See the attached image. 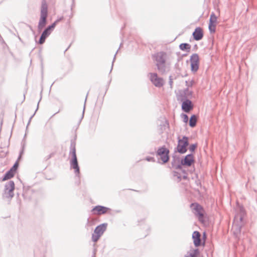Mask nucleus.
<instances>
[{"instance_id": "32", "label": "nucleus", "mask_w": 257, "mask_h": 257, "mask_svg": "<svg viewBox=\"0 0 257 257\" xmlns=\"http://www.w3.org/2000/svg\"><path fill=\"white\" fill-rule=\"evenodd\" d=\"M84 109H85V106H84L83 111V113H82V116H81V119H82L83 118V117L84 113Z\"/></svg>"}, {"instance_id": "37", "label": "nucleus", "mask_w": 257, "mask_h": 257, "mask_svg": "<svg viewBox=\"0 0 257 257\" xmlns=\"http://www.w3.org/2000/svg\"><path fill=\"white\" fill-rule=\"evenodd\" d=\"M95 251H94L93 255H92V257H95Z\"/></svg>"}, {"instance_id": "22", "label": "nucleus", "mask_w": 257, "mask_h": 257, "mask_svg": "<svg viewBox=\"0 0 257 257\" xmlns=\"http://www.w3.org/2000/svg\"><path fill=\"white\" fill-rule=\"evenodd\" d=\"M15 171L12 169L7 172L3 177H14L15 175Z\"/></svg>"}, {"instance_id": "12", "label": "nucleus", "mask_w": 257, "mask_h": 257, "mask_svg": "<svg viewBox=\"0 0 257 257\" xmlns=\"http://www.w3.org/2000/svg\"><path fill=\"white\" fill-rule=\"evenodd\" d=\"M109 210H110L109 208L103 206L97 205L92 209V211L93 212V213H96L98 215H101L106 213Z\"/></svg>"}, {"instance_id": "13", "label": "nucleus", "mask_w": 257, "mask_h": 257, "mask_svg": "<svg viewBox=\"0 0 257 257\" xmlns=\"http://www.w3.org/2000/svg\"><path fill=\"white\" fill-rule=\"evenodd\" d=\"M193 106L192 104V102L189 99H186L184 101L182 104V109L186 112H189L193 109Z\"/></svg>"}, {"instance_id": "28", "label": "nucleus", "mask_w": 257, "mask_h": 257, "mask_svg": "<svg viewBox=\"0 0 257 257\" xmlns=\"http://www.w3.org/2000/svg\"><path fill=\"white\" fill-rule=\"evenodd\" d=\"M18 167V163L17 162H16L11 169L13 171L16 172Z\"/></svg>"}, {"instance_id": "17", "label": "nucleus", "mask_w": 257, "mask_h": 257, "mask_svg": "<svg viewBox=\"0 0 257 257\" xmlns=\"http://www.w3.org/2000/svg\"><path fill=\"white\" fill-rule=\"evenodd\" d=\"M192 238L195 246H199L201 243L200 233L197 231H194L192 234Z\"/></svg>"}, {"instance_id": "9", "label": "nucleus", "mask_w": 257, "mask_h": 257, "mask_svg": "<svg viewBox=\"0 0 257 257\" xmlns=\"http://www.w3.org/2000/svg\"><path fill=\"white\" fill-rule=\"evenodd\" d=\"M191 71L195 73L199 68V58L197 54H193L190 57Z\"/></svg>"}, {"instance_id": "16", "label": "nucleus", "mask_w": 257, "mask_h": 257, "mask_svg": "<svg viewBox=\"0 0 257 257\" xmlns=\"http://www.w3.org/2000/svg\"><path fill=\"white\" fill-rule=\"evenodd\" d=\"M193 36L196 41H199L202 39L203 36L202 29L200 27L196 28L195 31L193 33Z\"/></svg>"}, {"instance_id": "29", "label": "nucleus", "mask_w": 257, "mask_h": 257, "mask_svg": "<svg viewBox=\"0 0 257 257\" xmlns=\"http://www.w3.org/2000/svg\"><path fill=\"white\" fill-rule=\"evenodd\" d=\"M63 17H61V18H60L58 19L56 21H55V22L52 24H55V25H54V28L55 27V26H56V24H57L59 22H60V21H61L62 20H63Z\"/></svg>"}, {"instance_id": "5", "label": "nucleus", "mask_w": 257, "mask_h": 257, "mask_svg": "<svg viewBox=\"0 0 257 257\" xmlns=\"http://www.w3.org/2000/svg\"><path fill=\"white\" fill-rule=\"evenodd\" d=\"M15 189V183L13 181H9L5 185L4 192L3 193V198L4 199L10 200L14 195V191Z\"/></svg>"}, {"instance_id": "26", "label": "nucleus", "mask_w": 257, "mask_h": 257, "mask_svg": "<svg viewBox=\"0 0 257 257\" xmlns=\"http://www.w3.org/2000/svg\"><path fill=\"white\" fill-rule=\"evenodd\" d=\"M197 147V144H192L189 146V150L191 152H193L195 151V149Z\"/></svg>"}, {"instance_id": "36", "label": "nucleus", "mask_w": 257, "mask_h": 257, "mask_svg": "<svg viewBox=\"0 0 257 257\" xmlns=\"http://www.w3.org/2000/svg\"><path fill=\"white\" fill-rule=\"evenodd\" d=\"M88 95V92L87 93V95H86V98H85V102H86V100H87V97Z\"/></svg>"}, {"instance_id": "23", "label": "nucleus", "mask_w": 257, "mask_h": 257, "mask_svg": "<svg viewBox=\"0 0 257 257\" xmlns=\"http://www.w3.org/2000/svg\"><path fill=\"white\" fill-rule=\"evenodd\" d=\"M209 30L211 33H214L216 30V25L209 23Z\"/></svg>"}, {"instance_id": "31", "label": "nucleus", "mask_w": 257, "mask_h": 257, "mask_svg": "<svg viewBox=\"0 0 257 257\" xmlns=\"http://www.w3.org/2000/svg\"><path fill=\"white\" fill-rule=\"evenodd\" d=\"M35 113H34V114L31 116V117L30 118V119H29V122H28V124H29V123H30V121H31V120L32 118L34 116V115H35Z\"/></svg>"}, {"instance_id": "21", "label": "nucleus", "mask_w": 257, "mask_h": 257, "mask_svg": "<svg viewBox=\"0 0 257 257\" xmlns=\"http://www.w3.org/2000/svg\"><path fill=\"white\" fill-rule=\"evenodd\" d=\"M217 17L215 15L214 13H212L210 17L209 23L216 25Z\"/></svg>"}, {"instance_id": "11", "label": "nucleus", "mask_w": 257, "mask_h": 257, "mask_svg": "<svg viewBox=\"0 0 257 257\" xmlns=\"http://www.w3.org/2000/svg\"><path fill=\"white\" fill-rule=\"evenodd\" d=\"M150 80L155 86L161 87L163 85V79L160 77H158L157 73H150Z\"/></svg>"}, {"instance_id": "24", "label": "nucleus", "mask_w": 257, "mask_h": 257, "mask_svg": "<svg viewBox=\"0 0 257 257\" xmlns=\"http://www.w3.org/2000/svg\"><path fill=\"white\" fill-rule=\"evenodd\" d=\"M100 236V235L94 233L92 235V240L93 242H97Z\"/></svg>"}, {"instance_id": "4", "label": "nucleus", "mask_w": 257, "mask_h": 257, "mask_svg": "<svg viewBox=\"0 0 257 257\" xmlns=\"http://www.w3.org/2000/svg\"><path fill=\"white\" fill-rule=\"evenodd\" d=\"M70 149V155L72 156V160L70 162L71 167L74 169L75 173L77 175V174L79 173V168L76 154L75 143L74 142H71Z\"/></svg>"}, {"instance_id": "39", "label": "nucleus", "mask_w": 257, "mask_h": 257, "mask_svg": "<svg viewBox=\"0 0 257 257\" xmlns=\"http://www.w3.org/2000/svg\"><path fill=\"white\" fill-rule=\"evenodd\" d=\"M178 179H179V180H178V181H181V179H180V178H178Z\"/></svg>"}, {"instance_id": "20", "label": "nucleus", "mask_w": 257, "mask_h": 257, "mask_svg": "<svg viewBox=\"0 0 257 257\" xmlns=\"http://www.w3.org/2000/svg\"><path fill=\"white\" fill-rule=\"evenodd\" d=\"M180 49L182 50H186L187 51H189L191 48V46L187 43H182L179 46Z\"/></svg>"}, {"instance_id": "41", "label": "nucleus", "mask_w": 257, "mask_h": 257, "mask_svg": "<svg viewBox=\"0 0 257 257\" xmlns=\"http://www.w3.org/2000/svg\"><path fill=\"white\" fill-rule=\"evenodd\" d=\"M118 52V50H117V51L116 52V54Z\"/></svg>"}, {"instance_id": "38", "label": "nucleus", "mask_w": 257, "mask_h": 257, "mask_svg": "<svg viewBox=\"0 0 257 257\" xmlns=\"http://www.w3.org/2000/svg\"><path fill=\"white\" fill-rule=\"evenodd\" d=\"M39 103V102H38V103L37 104V107L36 110L38 109Z\"/></svg>"}, {"instance_id": "6", "label": "nucleus", "mask_w": 257, "mask_h": 257, "mask_svg": "<svg viewBox=\"0 0 257 257\" xmlns=\"http://www.w3.org/2000/svg\"><path fill=\"white\" fill-rule=\"evenodd\" d=\"M190 207L193 213L198 218L199 220L203 222L204 219V209L203 207L197 203H192L190 205Z\"/></svg>"}, {"instance_id": "42", "label": "nucleus", "mask_w": 257, "mask_h": 257, "mask_svg": "<svg viewBox=\"0 0 257 257\" xmlns=\"http://www.w3.org/2000/svg\"><path fill=\"white\" fill-rule=\"evenodd\" d=\"M118 52V50H117V51L116 52V54Z\"/></svg>"}, {"instance_id": "15", "label": "nucleus", "mask_w": 257, "mask_h": 257, "mask_svg": "<svg viewBox=\"0 0 257 257\" xmlns=\"http://www.w3.org/2000/svg\"><path fill=\"white\" fill-rule=\"evenodd\" d=\"M107 225V224L104 223L97 226L94 229V233L101 236L106 230Z\"/></svg>"}, {"instance_id": "3", "label": "nucleus", "mask_w": 257, "mask_h": 257, "mask_svg": "<svg viewBox=\"0 0 257 257\" xmlns=\"http://www.w3.org/2000/svg\"><path fill=\"white\" fill-rule=\"evenodd\" d=\"M48 16V6L45 0L42 1L41 8V17L39 22L38 29L41 31L45 26L46 20Z\"/></svg>"}, {"instance_id": "33", "label": "nucleus", "mask_w": 257, "mask_h": 257, "mask_svg": "<svg viewBox=\"0 0 257 257\" xmlns=\"http://www.w3.org/2000/svg\"><path fill=\"white\" fill-rule=\"evenodd\" d=\"M10 178H3V179L2 180V181H6L7 180H8V179H10Z\"/></svg>"}, {"instance_id": "7", "label": "nucleus", "mask_w": 257, "mask_h": 257, "mask_svg": "<svg viewBox=\"0 0 257 257\" xmlns=\"http://www.w3.org/2000/svg\"><path fill=\"white\" fill-rule=\"evenodd\" d=\"M189 145L188 138L184 136L182 139L178 137V145L177 151L180 154H184L187 152V147Z\"/></svg>"}, {"instance_id": "34", "label": "nucleus", "mask_w": 257, "mask_h": 257, "mask_svg": "<svg viewBox=\"0 0 257 257\" xmlns=\"http://www.w3.org/2000/svg\"><path fill=\"white\" fill-rule=\"evenodd\" d=\"M115 56H116V54H115L114 56V58H113V62H112V63H113L114 62V61L115 59ZM113 66V64H112V66Z\"/></svg>"}, {"instance_id": "1", "label": "nucleus", "mask_w": 257, "mask_h": 257, "mask_svg": "<svg viewBox=\"0 0 257 257\" xmlns=\"http://www.w3.org/2000/svg\"><path fill=\"white\" fill-rule=\"evenodd\" d=\"M245 215V210L242 207L239 208V213L235 215L232 224V231L236 237H239L241 228L243 225L242 219Z\"/></svg>"}, {"instance_id": "2", "label": "nucleus", "mask_w": 257, "mask_h": 257, "mask_svg": "<svg viewBox=\"0 0 257 257\" xmlns=\"http://www.w3.org/2000/svg\"><path fill=\"white\" fill-rule=\"evenodd\" d=\"M156 62V66L159 71L164 72L165 70V63L167 59V54L164 52H159L153 56Z\"/></svg>"}, {"instance_id": "30", "label": "nucleus", "mask_w": 257, "mask_h": 257, "mask_svg": "<svg viewBox=\"0 0 257 257\" xmlns=\"http://www.w3.org/2000/svg\"><path fill=\"white\" fill-rule=\"evenodd\" d=\"M146 159L148 161H153V162L155 161L154 158L153 157H147Z\"/></svg>"}, {"instance_id": "27", "label": "nucleus", "mask_w": 257, "mask_h": 257, "mask_svg": "<svg viewBox=\"0 0 257 257\" xmlns=\"http://www.w3.org/2000/svg\"><path fill=\"white\" fill-rule=\"evenodd\" d=\"M182 117L184 122L187 123L188 121V116L187 114H182Z\"/></svg>"}, {"instance_id": "19", "label": "nucleus", "mask_w": 257, "mask_h": 257, "mask_svg": "<svg viewBox=\"0 0 257 257\" xmlns=\"http://www.w3.org/2000/svg\"><path fill=\"white\" fill-rule=\"evenodd\" d=\"M198 249H196L193 250L188 252L184 257H197L198 253Z\"/></svg>"}, {"instance_id": "25", "label": "nucleus", "mask_w": 257, "mask_h": 257, "mask_svg": "<svg viewBox=\"0 0 257 257\" xmlns=\"http://www.w3.org/2000/svg\"><path fill=\"white\" fill-rule=\"evenodd\" d=\"M185 83L188 89L189 87H191L192 86L194 83V81L193 80H188V81H186Z\"/></svg>"}, {"instance_id": "35", "label": "nucleus", "mask_w": 257, "mask_h": 257, "mask_svg": "<svg viewBox=\"0 0 257 257\" xmlns=\"http://www.w3.org/2000/svg\"><path fill=\"white\" fill-rule=\"evenodd\" d=\"M170 82V85H172V82H173L171 79H170V82Z\"/></svg>"}, {"instance_id": "8", "label": "nucleus", "mask_w": 257, "mask_h": 257, "mask_svg": "<svg viewBox=\"0 0 257 257\" xmlns=\"http://www.w3.org/2000/svg\"><path fill=\"white\" fill-rule=\"evenodd\" d=\"M169 150L166 148L165 146L159 148L157 152V155L160 157L163 163H166L169 161Z\"/></svg>"}, {"instance_id": "14", "label": "nucleus", "mask_w": 257, "mask_h": 257, "mask_svg": "<svg viewBox=\"0 0 257 257\" xmlns=\"http://www.w3.org/2000/svg\"><path fill=\"white\" fill-rule=\"evenodd\" d=\"M194 162V157L192 154L187 155L184 159L181 161V164L187 166H190Z\"/></svg>"}, {"instance_id": "18", "label": "nucleus", "mask_w": 257, "mask_h": 257, "mask_svg": "<svg viewBox=\"0 0 257 257\" xmlns=\"http://www.w3.org/2000/svg\"><path fill=\"white\" fill-rule=\"evenodd\" d=\"M197 122V117L196 115H192L189 120V125L193 127L196 125Z\"/></svg>"}, {"instance_id": "40", "label": "nucleus", "mask_w": 257, "mask_h": 257, "mask_svg": "<svg viewBox=\"0 0 257 257\" xmlns=\"http://www.w3.org/2000/svg\"><path fill=\"white\" fill-rule=\"evenodd\" d=\"M118 52V50H117V51L116 52V54Z\"/></svg>"}, {"instance_id": "10", "label": "nucleus", "mask_w": 257, "mask_h": 257, "mask_svg": "<svg viewBox=\"0 0 257 257\" xmlns=\"http://www.w3.org/2000/svg\"><path fill=\"white\" fill-rule=\"evenodd\" d=\"M54 25L55 24L49 26L43 32L39 41L40 44H42L45 42L46 39L50 35L51 32L54 29Z\"/></svg>"}]
</instances>
